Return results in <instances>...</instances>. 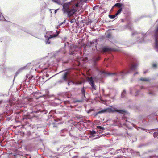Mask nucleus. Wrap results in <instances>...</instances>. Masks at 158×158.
I'll return each instance as SVG.
<instances>
[{
    "label": "nucleus",
    "mask_w": 158,
    "mask_h": 158,
    "mask_svg": "<svg viewBox=\"0 0 158 158\" xmlns=\"http://www.w3.org/2000/svg\"><path fill=\"white\" fill-rule=\"evenodd\" d=\"M141 81H150V79L148 78H141L139 79Z\"/></svg>",
    "instance_id": "dca6fc26"
},
{
    "label": "nucleus",
    "mask_w": 158,
    "mask_h": 158,
    "mask_svg": "<svg viewBox=\"0 0 158 158\" xmlns=\"http://www.w3.org/2000/svg\"><path fill=\"white\" fill-rule=\"evenodd\" d=\"M138 72H136L135 73H134V75L135 76V75L136 74H138Z\"/></svg>",
    "instance_id": "4c0bfd02"
},
{
    "label": "nucleus",
    "mask_w": 158,
    "mask_h": 158,
    "mask_svg": "<svg viewBox=\"0 0 158 158\" xmlns=\"http://www.w3.org/2000/svg\"><path fill=\"white\" fill-rule=\"evenodd\" d=\"M67 1V0H63V2H65V1Z\"/></svg>",
    "instance_id": "ea45409f"
},
{
    "label": "nucleus",
    "mask_w": 158,
    "mask_h": 158,
    "mask_svg": "<svg viewBox=\"0 0 158 158\" xmlns=\"http://www.w3.org/2000/svg\"><path fill=\"white\" fill-rule=\"evenodd\" d=\"M118 78H116L115 79H114V81H117L118 80Z\"/></svg>",
    "instance_id": "c03bdc74"
},
{
    "label": "nucleus",
    "mask_w": 158,
    "mask_h": 158,
    "mask_svg": "<svg viewBox=\"0 0 158 158\" xmlns=\"http://www.w3.org/2000/svg\"><path fill=\"white\" fill-rule=\"evenodd\" d=\"M112 49L111 48L107 47H104L102 48V52H109Z\"/></svg>",
    "instance_id": "f8f14e48"
},
{
    "label": "nucleus",
    "mask_w": 158,
    "mask_h": 158,
    "mask_svg": "<svg viewBox=\"0 0 158 158\" xmlns=\"http://www.w3.org/2000/svg\"><path fill=\"white\" fill-rule=\"evenodd\" d=\"M5 20V19L2 15V13L0 12V20L4 21Z\"/></svg>",
    "instance_id": "412c9836"
},
{
    "label": "nucleus",
    "mask_w": 158,
    "mask_h": 158,
    "mask_svg": "<svg viewBox=\"0 0 158 158\" xmlns=\"http://www.w3.org/2000/svg\"><path fill=\"white\" fill-rule=\"evenodd\" d=\"M96 133V132L94 131L93 130L91 131V134L93 136H94V134Z\"/></svg>",
    "instance_id": "a878e982"
},
{
    "label": "nucleus",
    "mask_w": 158,
    "mask_h": 158,
    "mask_svg": "<svg viewBox=\"0 0 158 158\" xmlns=\"http://www.w3.org/2000/svg\"><path fill=\"white\" fill-rule=\"evenodd\" d=\"M136 34H137V33L136 32H134L132 33V35H134Z\"/></svg>",
    "instance_id": "72a5a7b5"
},
{
    "label": "nucleus",
    "mask_w": 158,
    "mask_h": 158,
    "mask_svg": "<svg viewBox=\"0 0 158 158\" xmlns=\"http://www.w3.org/2000/svg\"><path fill=\"white\" fill-rule=\"evenodd\" d=\"M87 80L89 82V84H90V85L92 86V88L94 89H96L95 86V84L94 81L93 80V79L92 77H88L87 78Z\"/></svg>",
    "instance_id": "9b49d317"
},
{
    "label": "nucleus",
    "mask_w": 158,
    "mask_h": 158,
    "mask_svg": "<svg viewBox=\"0 0 158 158\" xmlns=\"http://www.w3.org/2000/svg\"><path fill=\"white\" fill-rule=\"evenodd\" d=\"M115 112L122 113L123 112H124L125 111L122 110H117L116 108L113 106H110L109 107L99 111L98 112V113H113Z\"/></svg>",
    "instance_id": "7ed1b4c3"
},
{
    "label": "nucleus",
    "mask_w": 158,
    "mask_h": 158,
    "mask_svg": "<svg viewBox=\"0 0 158 158\" xmlns=\"http://www.w3.org/2000/svg\"><path fill=\"white\" fill-rule=\"evenodd\" d=\"M97 128L99 129L100 131H102L105 130V128L104 127L101 126H97Z\"/></svg>",
    "instance_id": "aec40b11"
},
{
    "label": "nucleus",
    "mask_w": 158,
    "mask_h": 158,
    "mask_svg": "<svg viewBox=\"0 0 158 158\" xmlns=\"http://www.w3.org/2000/svg\"><path fill=\"white\" fill-rule=\"evenodd\" d=\"M88 0H79L81 2H86Z\"/></svg>",
    "instance_id": "7c9ffc66"
},
{
    "label": "nucleus",
    "mask_w": 158,
    "mask_h": 158,
    "mask_svg": "<svg viewBox=\"0 0 158 158\" xmlns=\"http://www.w3.org/2000/svg\"><path fill=\"white\" fill-rule=\"evenodd\" d=\"M139 128L141 129H142V130H145V129L144 128H140V127H139Z\"/></svg>",
    "instance_id": "58836bf2"
},
{
    "label": "nucleus",
    "mask_w": 158,
    "mask_h": 158,
    "mask_svg": "<svg viewBox=\"0 0 158 158\" xmlns=\"http://www.w3.org/2000/svg\"><path fill=\"white\" fill-rule=\"evenodd\" d=\"M136 87H134L130 89V92L131 94H133L135 92V96H137L138 93L139 92V90H138Z\"/></svg>",
    "instance_id": "9d476101"
},
{
    "label": "nucleus",
    "mask_w": 158,
    "mask_h": 158,
    "mask_svg": "<svg viewBox=\"0 0 158 158\" xmlns=\"http://www.w3.org/2000/svg\"><path fill=\"white\" fill-rule=\"evenodd\" d=\"M156 66H157V65H156V64H154L153 65V67L154 68H156Z\"/></svg>",
    "instance_id": "473e14b6"
},
{
    "label": "nucleus",
    "mask_w": 158,
    "mask_h": 158,
    "mask_svg": "<svg viewBox=\"0 0 158 158\" xmlns=\"http://www.w3.org/2000/svg\"><path fill=\"white\" fill-rule=\"evenodd\" d=\"M103 92H104V90L103 89Z\"/></svg>",
    "instance_id": "4d7b16f0"
},
{
    "label": "nucleus",
    "mask_w": 158,
    "mask_h": 158,
    "mask_svg": "<svg viewBox=\"0 0 158 158\" xmlns=\"http://www.w3.org/2000/svg\"><path fill=\"white\" fill-rule=\"evenodd\" d=\"M27 135L29 136L31 135V133L30 131L27 132Z\"/></svg>",
    "instance_id": "2f4dec72"
},
{
    "label": "nucleus",
    "mask_w": 158,
    "mask_h": 158,
    "mask_svg": "<svg viewBox=\"0 0 158 158\" xmlns=\"http://www.w3.org/2000/svg\"><path fill=\"white\" fill-rule=\"evenodd\" d=\"M59 31H56L55 34L53 35H51L49 37H47V38L46 40L45 41L46 44H50V42L49 41V40L52 38L56 37L59 34Z\"/></svg>",
    "instance_id": "0eeeda50"
},
{
    "label": "nucleus",
    "mask_w": 158,
    "mask_h": 158,
    "mask_svg": "<svg viewBox=\"0 0 158 158\" xmlns=\"http://www.w3.org/2000/svg\"><path fill=\"white\" fill-rule=\"evenodd\" d=\"M141 147V145H139V147Z\"/></svg>",
    "instance_id": "3c124183"
},
{
    "label": "nucleus",
    "mask_w": 158,
    "mask_h": 158,
    "mask_svg": "<svg viewBox=\"0 0 158 158\" xmlns=\"http://www.w3.org/2000/svg\"><path fill=\"white\" fill-rule=\"evenodd\" d=\"M157 24L156 28L155 30L154 37L155 40V48L158 52V20L156 22Z\"/></svg>",
    "instance_id": "20e7f679"
},
{
    "label": "nucleus",
    "mask_w": 158,
    "mask_h": 158,
    "mask_svg": "<svg viewBox=\"0 0 158 158\" xmlns=\"http://www.w3.org/2000/svg\"><path fill=\"white\" fill-rule=\"evenodd\" d=\"M126 94V91L125 90H123L121 94L122 97V98L124 97Z\"/></svg>",
    "instance_id": "393cba45"
},
{
    "label": "nucleus",
    "mask_w": 158,
    "mask_h": 158,
    "mask_svg": "<svg viewBox=\"0 0 158 158\" xmlns=\"http://www.w3.org/2000/svg\"><path fill=\"white\" fill-rule=\"evenodd\" d=\"M110 34H109L107 36V37L108 38H110Z\"/></svg>",
    "instance_id": "c9c22d12"
},
{
    "label": "nucleus",
    "mask_w": 158,
    "mask_h": 158,
    "mask_svg": "<svg viewBox=\"0 0 158 158\" xmlns=\"http://www.w3.org/2000/svg\"><path fill=\"white\" fill-rule=\"evenodd\" d=\"M122 8H121L118 10L117 11V13L115 14V15H117V16L119 15V14L121 13L122 11Z\"/></svg>",
    "instance_id": "5701e85b"
},
{
    "label": "nucleus",
    "mask_w": 158,
    "mask_h": 158,
    "mask_svg": "<svg viewBox=\"0 0 158 158\" xmlns=\"http://www.w3.org/2000/svg\"><path fill=\"white\" fill-rule=\"evenodd\" d=\"M46 77H48V74H46Z\"/></svg>",
    "instance_id": "a18cd8bd"
},
{
    "label": "nucleus",
    "mask_w": 158,
    "mask_h": 158,
    "mask_svg": "<svg viewBox=\"0 0 158 158\" xmlns=\"http://www.w3.org/2000/svg\"><path fill=\"white\" fill-rule=\"evenodd\" d=\"M123 4L120 3H116L114 5V6L117 7L119 8L121 7Z\"/></svg>",
    "instance_id": "f3484780"
},
{
    "label": "nucleus",
    "mask_w": 158,
    "mask_h": 158,
    "mask_svg": "<svg viewBox=\"0 0 158 158\" xmlns=\"http://www.w3.org/2000/svg\"><path fill=\"white\" fill-rule=\"evenodd\" d=\"M129 123H130L129 122H128L127 121H126V123H125V124L126 125H129Z\"/></svg>",
    "instance_id": "bb28decb"
},
{
    "label": "nucleus",
    "mask_w": 158,
    "mask_h": 158,
    "mask_svg": "<svg viewBox=\"0 0 158 158\" xmlns=\"http://www.w3.org/2000/svg\"><path fill=\"white\" fill-rule=\"evenodd\" d=\"M53 2L58 5H62V10L64 14L66 15L67 17H70L76 14L79 9V3H73V1L66 3H61V0H52Z\"/></svg>",
    "instance_id": "f257e3e1"
},
{
    "label": "nucleus",
    "mask_w": 158,
    "mask_h": 158,
    "mask_svg": "<svg viewBox=\"0 0 158 158\" xmlns=\"http://www.w3.org/2000/svg\"><path fill=\"white\" fill-rule=\"evenodd\" d=\"M30 77H29V79H30Z\"/></svg>",
    "instance_id": "13d9d810"
},
{
    "label": "nucleus",
    "mask_w": 158,
    "mask_h": 158,
    "mask_svg": "<svg viewBox=\"0 0 158 158\" xmlns=\"http://www.w3.org/2000/svg\"><path fill=\"white\" fill-rule=\"evenodd\" d=\"M81 99L80 100L77 101L78 102H81L84 100H86V98L85 97V90L84 87H82L81 89Z\"/></svg>",
    "instance_id": "6e6552de"
},
{
    "label": "nucleus",
    "mask_w": 158,
    "mask_h": 158,
    "mask_svg": "<svg viewBox=\"0 0 158 158\" xmlns=\"http://www.w3.org/2000/svg\"><path fill=\"white\" fill-rule=\"evenodd\" d=\"M75 21V19H73L71 20L70 21V22L71 23H73Z\"/></svg>",
    "instance_id": "c85d7f7f"
},
{
    "label": "nucleus",
    "mask_w": 158,
    "mask_h": 158,
    "mask_svg": "<svg viewBox=\"0 0 158 158\" xmlns=\"http://www.w3.org/2000/svg\"><path fill=\"white\" fill-rule=\"evenodd\" d=\"M146 71H144V73H146Z\"/></svg>",
    "instance_id": "603ef678"
},
{
    "label": "nucleus",
    "mask_w": 158,
    "mask_h": 158,
    "mask_svg": "<svg viewBox=\"0 0 158 158\" xmlns=\"http://www.w3.org/2000/svg\"><path fill=\"white\" fill-rule=\"evenodd\" d=\"M155 134H156V132H154V137H155Z\"/></svg>",
    "instance_id": "de8ad7c7"
},
{
    "label": "nucleus",
    "mask_w": 158,
    "mask_h": 158,
    "mask_svg": "<svg viewBox=\"0 0 158 158\" xmlns=\"http://www.w3.org/2000/svg\"><path fill=\"white\" fill-rule=\"evenodd\" d=\"M68 84L69 85V83H68Z\"/></svg>",
    "instance_id": "5fc2aeb1"
},
{
    "label": "nucleus",
    "mask_w": 158,
    "mask_h": 158,
    "mask_svg": "<svg viewBox=\"0 0 158 158\" xmlns=\"http://www.w3.org/2000/svg\"><path fill=\"white\" fill-rule=\"evenodd\" d=\"M59 9H58L55 10V13H56Z\"/></svg>",
    "instance_id": "e433bc0d"
},
{
    "label": "nucleus",
    "mask_w": 158,
    "mask_h": 158,
    "mask_svg": "<svg viewBox=\"0 0 158 158\" xmlns=\"http://www.w3.org/2000/svg\"><path fill=\"white\" fill-rule=\"evenodd\" d=\"M132 125H134V124H132Z\"/></svg>",
    "instance_id": "bf43d9fd"
},
{
    "label": "nucleus",
    "mask_w": 158,
    "mask_h": 158,
    "mask_svg": "<svg viewBox=\"0 0 158 158\" xmlns=\"http://www.w3.org/2000/svg\"><path fill=\"white\" fill-rule=\"evenodd\" d=\"M128 59L131 61L130 67L128 69H125L124 71H122L120 72L110 73L105 71H103L102 73L107 76L113 75L115 76H121L123 78L126 75L130 72L135 70L138 65V64L136 59L133 56H130L128 57Z\"/></svg>",
    "instance_id": "f03ea898"
},
{
    "label": "nucleus",
    "mask_w": 158,
    "mask_h": 158,
    "mask_svg": "<svg viewBox=\"0 0 158 158\" xmlns=\"http://www.w3.org/2000/svg\"><path fill=\"white\" fill-rule=\"evenodd\" d=\"M117 16V15H115H115H109V17L111 19H113L115 17Z\"/></svg>",
    "instance_id": "b1692460"
},
{
    "label": "nucleus",
    "mask_w": 158,
    "mask_h": 158,
    "mask_svg": "<svg viewBox=\"0 0 158 158\" xmlns=\"http://www.w3.org/2000/svg\"><path fill=\"white\" fill-rule=\"evenodd\" d=\"M29 33V34H31V35H33V36H34V35H33L32 34H31L30 33Z\"/></svg>",
    "instance_id": "49530a36"
},
{
    "label": "nucleus",
    "mask_w": 158,
    "mask_h": 158,
    "mask_svg": "<svg viewBox=\"0 0 158 158\" xmlns=\"http://www.w3.org/2000/svg\"><path fill=\"white\" fill-rule=\"evenodd\" d=\"M26 77H27V78H28V76L27 75H26Z\"/></svg>",
    "instance_id": "8fccbe9b"
},
{
    "label": "nucleus",
    "mask_w": 158,
    "mask_h": 158,
    "mask_svg": "<svg viewBox=\"0 0 158 158\" xmlns=\"http://www.w3.org/2000/svg\"><path fill=\"white\" fill-rule=\"evenodd\" d=\"M50 64L48 63V61H47L46 63L45 62H43V63L39 65V67L42 69V71H43L47 69L48 68Z\"/></svg>",
    "instance_id": "423d86ee"
},
{
    "label": "nucleus",
    "mask_w": 158,
    "mask_h": 158,
    "mask_svg": "<svg viewBox=\"0 0 158 158\" xmlns=\"http://www.w3.org/2000/svg\"><path fill=\"white\" fill-rule=\"evenodd\" d=\"M139 37H137V41L139 42H142L143 41L144 37L146 36V34L139 33L138 34Z\"/></svg>",
    "instance_id": "1a4fd4ad"
},
{
    "label": "nucleus",
    "mask_w": 158,
    "mask_h": 158,
    "mask_svg": "<svg viewBox=\"0 0 158 158\" xmlns=\"http://www.w3.org/2000/svg\"><path fill=\"white\" fill-rule=\"evenodd\" d=\"M91 45H92V42H91Z\"/></svg>",
    "instance_id": "6e6d98bb"
},
{
    "label": "nucleus",
    "mask_w": 158,
    "mask_h": 158,
    "mask_svg": "<svg viewBox=\"0 0 158 158\" xmlns=\"http://www.w3.org/2000/svg\"><path fill=\"white\" fill-rule=\"evenodd\" d=\"M63 81H64L63 80H60L59 81L57 82H58V83H62L63 82Z\"/></svg>",
    "instance_id": "cd10ccee"
},
{
    "label": "nucleus",
    "mask_w": 158,
    "mask_h": 158,
    "mask_svg": "<svg viewBox=\"0 0 158 158\" xmlns=\"http://www.w3.org/2000/svg\"><path fill=\"white\" fill-rule=\"evenodd\" d=\"M26 66H24L22 68L20 69L16 73V74H17L18 73H19L20 71H22V70H23L25 69L26 68Z\"/></svg>",
    "instance_id": "4be33fe9"
},
{
    "label": "nucleus",
    "mask_w": 158,
    "mask_h": 158,
    "mask_svg": "<svg viewBox=\"0 0 158 158\" xmlns=\"http://www.w3.org/2000/svg\"><path fill=\"white\" fill-rule=\"evenodd\" d=\"M66 38L65 37L64 38L62 39V41H63V42H64L66 40Z\"/></svg>",
    "instance_id": "c756f323"
},
{
    "label": "nucleus",
    "mask_w": 158,
    "mask_h": 158,
    "mask_svg": "<svg viewBox=\"0 0 158 158\" xmlns=\"http://www.w3.org/2000/svg\"><path fill=\"white\" fill-rule=\"evenodd\" d=\"M96 7H95V6L93 8V10H95V9Z\"/></svg>",
    "instance_id": "a19ab883"
},
{
    "label": "nucleus",
    "mask_w": 158,
    "mask_h": 158,
    "mask_svg": "<svg viewBox=\"0 0 158 158\" xmlns=\"http://www.w3.org/2000/svg\"><path fill=\"white\" fill-rule=\"evenodd\" d=\"M100 57L99 56H94L92 59V61L93 62L94 64H95L100 59Z\"/></svg>",
    "instance_id": "ddd939ff"
},
{
    "label": "nucleus",
    "mask_w": 158,
    "mask_h": 158,
    "mask_svg": "<svg viewBox=\"0 0 158 158\" xmlns=\"http://www.w3.org/2000/svg\"><path fill=\"white\" fill-rule=\"evenodd\" d=\"M67 130L66 129H63L61 131L60 133V135L61 136H65V133H67Z\"/></svg>",
    "instance_id": "4468645a"
},
{
    "label": "nucleus",
    "mask_w": 158,
    "mask_h": 158,
    "mask_svg": "<svg viewBox=\"0 0 158 158\" xmlns=\"http://www.w3.org/2000/svg\"><path fill=\"white\" fill-rule=\"evenodd\" d=\"M66 52V51L64 48H62L60 50L57 51L54 55L55 57H57L58 56L62 57L63 56Z\"/></svg>",
    "instance_id": "39448f33"
},
{
    "label": "nucleus",
    "mask_w": 158,
    "mask_h": 158,
    "mask_svg": "<svg viewBox=\"0 0 158 158\" xmlns=\"http://www.w3.org/2000/svg\"><path fill=\"white\" fill-rule=\"evenodd\" d=\"M66 44H69V42H66L65 43H64V46H66Z\"/></svg>",
    "instance_id": "f704fd0d"
},
{
    "label": "nucleus",
    "mask_w": 158,
    "mask_h": 158,
    "mask_svg": "<svg viewBox=\"0 0 158 158\" xmlns=\"http://www.w3.org/2000/svg\"><path fill=\"white\" fill-rule=\"evenodd\" d=\"M49 93V92L48 91H47L46 93V94L43 96V97L44 98H49L50 96L48 95Z\"/></svg>",
    "instance_id": "a211bd4d"
},
{
    "label": "nucleus",
    "mask_w": 158,
    "mask_h": 158,
    "mask_svg": "<svg viewBox=\"0 0 158 158\" xmlns=\"http://www.w3.org/2000/svg\"><path fill=\"white\" fill-rule=\"evenodd\" d=\"M107 60V59H106V58H105V60Z\"/></svg>",
    "instance_id": "864d4df0"
},
{
    "label": "nucleus",
    "mask_w": 158,
    "mask_h": 158,
    "mask_svg": "<svg viewBox=\"0 0 158 158\" xmlns=\"http://www.w3.org/2000/svg\"><path fill=\"white\" fill-rule=\"evenodd\" d=\"M143 87H141V89H143Z\"/></svg>",
    "instance_id": "09e8293b"
},
{
    "label": "nucleus",
    "mask_w": 158,
    "mask_h": 158,
    "mask_svg": "<svg viewBox=\"0 0 158 158\" xmlns=\"http://www.w3.org/2000/svg\"><path fill=\"white\" fill-rule=\"evenodd\" d=\"M68 74V72H65L64 73V74L63 75V77H62V79L65 80V81H67V76Z\"/></svg>",
    "instance_id": "2eb2a0df"
},
{
    "label": "nucleus",
    "mask_w": 158,
    "mask_h": 158,
    "mask_svg": "<svg viewBox=\"0 0 158 158\" xmlns=\"http://www.w3.org/2000/svg\"><path fill=\"white\" fill-rule=\"evenodd\" d=\"M91 111V110H89L88 111V113H89V112H90Z\"/></svg>",
    "instance_id": "37998d69"
},
{
    "label": "nucleus",
    "mask_w": 158,
    "mask_h": 158,
    "mask_svg": "<svg viewBox=\"0 0 158 158\" xmlns=\"http://www.w3.org/2000/svg\"><path fill=\"white\" fill-rule=\"evenodd\" d=\"M73 54V53L72 52H71L70 53V55H72Z\"/></svg>",
    "instance_id": "79ce46f5"
},
{
    "label": "nucleus",
    "mask_w": 158,
    "mask_h": 158,
    "mask_svg": "<svg viewBox=\"0 0 158 158\" xmlns=\"http://www.w3.org/2000/svg\"><path fill=\"white\" fill-rule=\"evenodd\" d=\"M147 89L148 91V93L149 94L152 95H154V92L152 91L151 89H149L148 88Z\"/></svg>",
    "instance_id": "6ab92c4d"
}]
</instances>
